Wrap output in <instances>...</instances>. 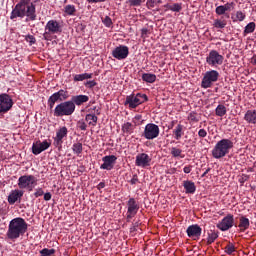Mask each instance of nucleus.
Returning <instances> with one entry per match:
<instances>
[{"mask_svg":"<svg viewBox=\"0 0 256 256\" xmlns=\"http://www.w3.org/2000/svg\"><path fill=\"white\" fill-rule=\"evenodd\" d=\"M20 17H28L30 21H35L37 15L35 14V5L31 0H20L11 12L10 19H17Z\"/></svg>","mask_w":256,"mask_h":256,"instance_id":"nucleus-1","label":"nucleus"},{"mask_svg":"<svg viewBox=\"0 0 256 256\" xmlns=\"http://www.w3.org/2000/svg\"><path fill=\"white\" fill-rule=\"evenodd\" d=\"M27 222L21 217L12 219L9 222L8 230L6 232V237L9 239H19L21 235L27 233Z\"/></svg>","mask_w":256,"mask_h":256,"instance_id":"nucleus-2","label":"nucleus"},{"mask_svg":"<svg viewBox=\"0 0 256 256\" xmlns=\"http://www.w3.org/2000/svg\"><path fill=\"white\" fill-rule=\"evenodd\" d=\"M231 149H233V141H231V139H222L214 146L212 157H214V159H223V157L229 155Z\"/></svg>","mask_w":256,"mask_h":256,"instance_id":"nucleus-3","label":"nucleus"},{"mask_svg":"<svg viewBox=\"0 0 256 256\" xmlns=\"http://www.w3.org/2000/svg\"><path fill=\"white\" fill-rule=\"evenodd\" d=\"M75 113V103L65 101L58 104L54 109V117H69Z\"/></svg>","mask_w":256,"mask_h":256,"instance_id":"nucleus-4","label":"nucleus"},{"mask_svg":"<svg viewBox=\"0 0 256 256\" xmlns=\"http://www.w3.org/2000/svg\"><path fill=\"white\" fill-rule=\"evenodd\" d=\"M147 101V95L145 94H131L126 97V100L124 102V105H128L130 109H137L139 105L145 103Z\"/></svg>","mask_w":256,"mask_h":256,"instance_id":"nucleus-5","label":"nucleus"},{"mask_svg":"<svg viewBox=\"0 0 256 256\" xmlns=\"http://www.w3.org/2000/svg\"><path fill=\"white\" fill-rule=\"evenodd\" d=\"M35 185H37V178L33 175H23L18 179L19 189H27L28 191H32L35 189Z\"/></svg>","mask_w":256,"mask_h":256,"instance_id":"nucleus-6","label":"nucleus"},{"mask_svg":"<svg viewBox=\"0 0 256 256\" xmlns=\"http://www.w3.org/2000/svg\"><path fill=\"white\" fill-rule=\"evenodd\" d=\"M218 79L219 72H217L216 70L207 71L202 78L201 88L209 89V87H212L213 84L216 83V81H218Z\"/></svg>","mask_w":256,"mask_h":256,"instance_id":"nucleus-7","label":"nucleus"},{"mask_svg":"<svg viewBox=\"0 0 256 256\" xmlns=\"http://www.w3.org/2000/svg\"><path fill=\"white\" fill-rule=\"evenodd\" d=\"M224 57L219 54L217 50H211L206 57V63L210 65V67H219V65H223Z\"/></svg>","mask_w":256,"mask_h":256,"instance_id":"nucleus-8","label":"nucleus"},{"mask_svg":"<svg viewBox=\"0 0 256 256\" xmlns=\"http://www.w3.org/2000/svg\"><path fill=\"white\" fill-rule=\"evenodd\" d=\"M159 126L153 123H149L145 126L142 137L148 139L149 141L157 139L159 137Z\"/></svg>","mask_w":256,"mask_h":256,"instance_id":"nucleus-9","label":"nucleus"},{"mask_svg":"<svg viewBox=\"0 0 256 256\" xmlns=\"http://www.w3.org/2000/svg\"><path fill=\"white\" fill-rule=\"evenodd\" d=\"M13 107V99L8 94H0V115L8 113Z\"/></svg>","mask_w":256,"mask_h":256,"instance_id":"nucleus-10","label":"nucleus"},{"mask_svg":"<svg viewBox=\"0 0 256 256\" xmlns=\"http://www.w3.org/2000/svg\"><path fill=\"white\" fill-rule=\"evenodd\" d=\"M235 225V218L232 214H228L225 216L218 224L217 228L220 231H229Z\"/></svg>","mask_w":256,"mask_h":256,"instance_id":"nucleus-11","label":"nucleus"},{"mask_svg":"<svg viewBox=\"0 0 256 256\" xmlns=\"http://www.w3.org/2000/svg\"><path fill=\"white\" fill-rule=\"evenodd\" d=\"M112 57H114V59H118V61H123V59H127V57H129V47L125 45L117 46L112 51Z\"/></svg>","mask_w":256,"mask_h":256,"instance_id":"nucleus-12","label":"nucleus"},{"mask_svg":"<svg viewBox=\"0 0 256 256\" xmlns=\"http://www.w3.org/2000/svg\"><path fill=\"white\" fill-rule=\"evenodd\" d=\"M45 33L44 37H47V35H55L57 33H61V24L57 22L56 20H50L47 22L45 27Z\"/></svg>","mask_w":256,"mask_h":256,"instance_id":"nucleus-13","label":"nucleus"},{"mask_svg":"<svg viewBox=\"0 0 256 256\" xmlns=\"http://www.w3.org/2000/svg\"><path fill=\"white\" fill-rule=\"evenodd\" d=\"M51 147V141L44 140L43 142L37 141L32 145L33 155H41L43 151H47Z\"/></svg>","mask_w":256,"mask_h":256,"instance_id":"nucleus-14","label":"nucleus"},{"mask_svg":"<svg viewBox=\"0 0 256 256\" xmlns=\"http://www.w3.org/2000/svg\"><path fill=\"white\" fill-rule=\"evenodd\" d=\"M128 211H127V221H131L135 215H137V211H139V204L135 200V198H130L127 202Z\"/></svg>","mask_w":256,"mask_h":256,"instance_id":"nucleus-15","label":"nucleus"},{"mask_svg":"<svg viewBox=\"0 0 256 256\" xmlns=\"http://www.w3.org/2000/svg\"><path fill=\"white\" fill-rule=\"evenodd\" d=\"M103 164H101L100 169H104L106 171H111L113 167H115V163L117 162V156L108 155L102 158Z\"/></svg>","mask_w":256,"mask_h":256,"instance_id":"nucleus-16","label":"nucleus"},{"mask_svg":"<svg viewBox=\"0 0 256 256\" xmlns=\"http://www.w3.org/2000/svg\"><path fill=\"white\" fill-rule=\"evenodd\" d=\"M136 167H149L151 165V157H149L146 153H140L136 156L135 160Z\"/></svg>","mask_w":256,"mask_h":256,"instance_id":"nucleus-17","label":"nucleus"},{"mask_svg":"<svg viewBox=\"0 0 256 256\" xmlns=\"http://www.w3.org/2000/svg\"><path fill=\"white\" fill-rule=\"evenodd\" d=\"M202 231L203 229H201V226L195 224V225L189 226L186 230V233L188 237H190L191 239H194V241H197V239L201 237Z\"/></svg>","mask_w":256,"mask_h":256,"instance_id":"nucleus-18","label":"nucleus"},{"mask_svg":"<svg viewBox=\"0 0 256 256\" xmlns=\"http://www.w3.org/2000/svg\"><path fill=\"white\" fill-rule=\"evenodd\" d=\"M93 111H95L96 114H92V113L86 114L85 121L88 123V125L92 127H96L97 121H99V118L97 117V115H101V110L97 108V106H94Z\"/></svg>","mask_w":256,"mask_h":256,"instance_id":"nucleus-19","label":"nucleus"},{"mask_svg":"<svg viewBox=\"0 0 256 256\" xmlns=\"http://www.w3.org/2000/svg\"><path fill=\"white\" fill-rule=\"evenodd\" d=\"M67 133L69 131L67 130V127H62L56 132V137L54 138V145L55 147H61L63 145V139L67 137Z\"/></svg>","mask_w":256,"mask_h":256,"instance_id":"nucleus-20","label":"nucleus"},{"mask_svg":"<svg viewBox=\"0 0 256 256\" xmlns=\"http://www.w3.org/2000/svg\"><path fill=\"white\" fill-rule=\"evenodd\" d=\"M21 197H23V191L16 189V190H12L8 196V203L10 205H15V203H17L18 199H21Z\"/></svg>","mask_w":256,"mask_h":256,"instance_id":"nucleus-21","label":"nucleus"},{"mask_svg":"<svg viewBox=\"0 0 256 256\" xmlns=\"http://www.w3.org/2000/svg\"><path fill=\"white\" fill-rule=\"evenodd\" d=\"M244 120L246 123L256 125V110H247L244 115Z\"/></svg>","mask_w":256,"mask_h":256,"instance_id":"nucleus-22","label":"nucleus"},{"mask_svg":"<svg viewBox=\"0 0 256 256\" xmlns=\"http://www.w3.org/2000/svg\"><path fill=\"white\" fill-rule=\"evenodd\" d=\"M87 101H89V96L87 95H77L72 97V103L77 106L83 105V103H87Z\"/></svg>","mask_w":256,"mask_h":256,"instance_id":"nucleus-23","label":"nucleus"},{"mask_svg":"<svg viewBox=\"0 0 256 256\" xmlns=\"http://www.w3.org/2000/svg\"><path fill=\"white\" fill-rule=\"evenodd\" d=\"M239 229L241 231V233H245V231H247V229H249V218L245 217V216H241L239 219Z\"/></svg>","mask_w":256,"mask_h":256,"instance_id":"nucleus-24","label":"nucleus"},{"mask_svg":"<svg viewBox=\"0 0 256 256\" xmlns=\"http://www.w3.org/2000/svg\"><path fill=\"white\" fill-rule=\"evenodd\" d=\"M183 187L186 191V193L193 194L197 190V187L195 186V183L193 181H184Z\"/></svg>","mask_w":256,"mask_h":256,"instance_id":"nucleus-25","label":"nucleus"},{"mask_svg":"<svg viewBox=\"0 0 256 256\" xmlns=\"http://www.w3.org/2000/svg\"><path fill=\"white\" fill-rule=\"evenodd\" d=\"M142 80L146 83H155V81H157V76L151 73H144L142 75Z\"/></svg>","mask_w":256,"mask_h":256,"instance_id":"nucleus-26","label":"nucleus"},{"mask_svg":"<svg viewBox=\"0 0 256 256\" xmlns=\"http://www.w3.org/2000/svg\"><path fill=\"white\" fill-rule=\"evenodd\" d=\"M215 113L217 117H225V115H227V107H225L223 104H219L216 107Z\"/></svg>","mask_w":256,"mask_h":256,"instance_id":"nucleus-27","label":"nucleus"},{"mask_svg":"<svg viewBox=\"0 0 256 256\" xmlns=\"http://www.w3.org/2000/svg\"><path fill=\"white\" fill-rule=\"evenodd\" d=\"M57 101H61V98H59L57 93L55 92L48 99V107H50V109H53V107H55V104L57 103Z\"/></svg>","mask_w":256,"mask_h":256,"instance_id":"nucleus-28","label":"nucleus"},{"mask_svg":"<svg viewBox=\"0 0 256 256\" xmlns=\"http://www.w3.org/2000/svg\"><path fill=\"white\" fill-rule=\"evenodd\" d=\"M64 13L71 17L77 13V8H75V5L68 4L64 7Z\"/></svg>","mask_w":256,"mask_h":256,"instance_id":"nucleus-29","label":"nucleus"},{"mask_svg":"<svg viewBox=\"0 0 256 256\" xmlns=\"http://www.w3.org/2000/svg\"><path fill=\"white\" fill-rule=\"evenodd\" d=\"M85 79H93V74L83 73L74 75V81H85Z\"/></svg>","mask_w":256,"mask_h":256,"instance_id":"nucleus-30","label":"nucleus"},{"mask_svg":"<svg viewBox=\"0 0 256 256\" xmlns=\"http://www.w3.org/2000/svg\"><path fill=\"white\" fill-rule=\"evenodd\" d=\"M134 129H135V127L133 126V124L131 122H127L122 126V131H123V133H126V135H131V133H133Z\"/></svg>","mask_w":256,"mask_h":256,"instance_id":"nucleus-31","label":"nucleus"},{"mask_svg":"<svg viewBox=\"0 0 256 256\" xmlns=\"http://www.w3.org/2000/svg\"><path fill=\"white\" fill-rule=\"evenodd\" d=\"M174 135H175V139H177V141H179V139H181V137H183V125L178 124L176 126V128L173 131Z\"/></svg>","mask_w":256,"mask_h":256,"instance_id":"nucleus-32","label":"nucleus"},{"mask_svg":"<svg viewBox=\"0 0 256 256\" xmlns=\"http://www.w3.org/2000/svg\"><path fill=\"white\" fill-rule=\"evenodd\" d=\"M219 237V234L215 231H211L208 233L207 237V245H211L212 243H215V240H217Z\"/></svg>","mask_w":256,"mask_h":256,"instance_id":"nucleus-33","label":"nucleus"},{"mask_svg":"<svg viewBox=\"0 0 256 256\" xmlns=\"http://www.w3.org/2000/svg\"><path fill=\"white\" fill-rule=\"evenodd\" d=\"M72 151L76 155H81V153H83V144H81V142H77V143L73 144Z\"/></svg>","mask_w":256,"mask_h":256,"instance_id":"nucleus-34","label":"nucleus"},{"mask_svg":"<svg viewBox=\"0 0 256 256\" xmlns=\"http://www.w3.org/2000/svg\"><path fill=\"white\" fill-rule=\"evenodd\" d=\"M256 24L255 22H250L246 25L243 34L249 35V33H253L255 31Z\"/></svg>","mask_w":256,"mask_h":256,"instance_id":"nucleus-35","label":"nucleus"},{"mask_svg":"<svg viewBox=\"0 0 256 256\" xmlns=\"http://www.w3.org/2000/svg\"><path fill=\"white\" fill-rule=\"evenodd\" d=\"M213 25L216 29H225V27H227V21L216 19V20H214Z\"/></svg>","mask_w":256,"mask_h":256,"instance_id":"nucleus-36","label":"nucleus"},{"mask_svg":"<svg viewBox=\"0 0 256 256\" xmlns=\"http://www.w3.org/2000/svg\"><path fill=\"white\" fill-rule=\"evenodd\" d=\"M188 121H190V123H199V114L195 111L190 112L188 114Z\"/></svg>","mask_w":256,"mask_h":256,"instance_id":"nucleus-37","label":"nucleus"},{"mask_svg":"<svg viewBox=\"0 0 256 256\" xmlns=\"http://www.w3.org/2000/svg\"><path fill=\"white\" fill-rule=\"evenodd\" d=\"M167 8L169 9V11H174L175 13H179V11H181V9H183L181 4H179V3L167 5Z\"/></svg>","mask_w":256,"mask_h":256,"instance_id":"nucleus-38","label":"nucleus"},{"mask_svg":"<svg viewBox=\"0 0 256 256\" xmlns=\"http://www.w3.org/2000/svg\"><path fill=\"white\" fill-rule=\"evenodd\" d=\"M56 95H58L60 101H65L69 98V92L65 90H59L58 92H56Z\"/></svg>","mask_w":256,"mask_h":256,"instance_id":"nucleus-39","label":"nucleus"},{"mask_svg":"<svg viewBox=\"0 0 256 256\" xmlns=\"http://www.w3.org/2000/svg\"><path fill=\"white\" fill-rule=\"evenodd\" d=\"M225 253L227 255H233L235 253V245L233 243H229L225 248H224Z\"/></svg>","mask_w":256,"mask_h":256,"instance_id":"nucleus-40","label":"nucleus"},{"mask_svg":"<svg viewBox=\"0 0 256 256\" xmlns=\"http://www.w3.org/2000/svg\"><path fill=\"white\" fill-rule=\"evenodd\" d=\"M40 255L41 256H51V255H55V249H47L44 248L40 251Z\"/></svg>","mask_w":256,"mask_h":256,"instance_id":"nucleus-41","label":"nucleus"},{"mask_svg":"<svg viewBox=\"0 0 256 256\" xmlns=\"http://www.w3.org/2000/svg\"><path fill=\"white\" fill-rule=\"evenodd\" d=\"M76 127L80 129V131H87V123H85V120L83 119L77 122Z\"/></svg>","mask_w":256,"mask_h":256,"instance_id":"nucleus-42","label":"nucleus"},{"mask_svg":"<svg viewBox=\"0 0 256 256\" xmlns=\"http://www.w3.org/2000/svg\"><path fill=\"white\" fill-rule=\"evenodd\" d=\"M181 153H183V150H181L177 147H172L171 148L172 157H183V156H181Z\"/></svg>","mask_w":256,"mask_h":256,"instance_id":"nucleus-43","label":"nucleus"},{"mask_svg":"<svg viewBox=\"0 0 256 256\" xmlns=\"http://www.w3.org/2000/svg\"><path fill=\"white\" fill-rule=\"evenodd\" d=\"M25 41H27L29 45H35V43L37 42V39H35V36L33 35H27L25 36Z\"/></svg>","mask_w":256,"mask_h":256,"instance_id":"nucleus-44","label":"nucleus"},{"mask_svg":"<svg viewBox=\"0 0 256 256\" xmlns=\"http://www.w3.org/2000/svg\"><path fill=\"white\" fill-rule=\"evenodd\" d=\"M102 23L105 25V27H111L113 25V20H111V17L106 16L103 20Z\"/></svg>","mask_w":256,"mask_h":256,"instance_id":"nucleus-45","label":"nucleus"},{"mask_svg":"<svg viewBox=\"0 0 256 256\" xmlns=\"http://www.w3.org/2000/svg\"><path fill=\"white\" fill-rule=\"evenodd\" d=\"M215 11L216 15H225V13H227L223 5L216 7Z\"/></svg>","mask_w":256,"mask_h":256,"instance_id":"nucleus-46","label":"nucleus"},{"mask_svg":"<svg viewBox=\"0 0 256 256\" xmlns=\"http://www.w3.org/2000/svg\"><path fill=\"white\" fill-rule=\"evenodd\" d=\"M84 85L88 89H93V87H95L97 85V82H95V80H89V81L85 82Z\"/></svg>","mask_w":256,"mask_h":256,"instance_id":"nucleus-47","label":"nucleus"},{"mask_svg":"<svg viewBox=\"0 0 256 256\" xmlns=\"http://www.w3.org/2000/svg\"><path fill=\"white\" fill-rule=\"evenodd\" d=\"M236 18L239 21H245V13H243L242 11H237L236 12Z\"/></svg>","mask_w":256,"mask_h":256,"instance_id":"nucleus-48","label":"nucleus"},{"mask_svg":"<svg viewBox=\"0 0 256 256\" xmlns=\"http://www.w3.org/2000/svg\"><path fill=\"white\" fill-rule=\"evenodd\" d=\"M235 3L231 2V3H226L225 5H222L224 10L227 11H231V9H233Z\"/></svg>","mask_w":256,"mask_h":256,"instance_id":"nucleus-49","label":"nucleus"},{"mask_svg":"<svg viewBox=\"0 0 256 256\" xmlns=\"http://www.w3.org/2000/svg\"><path fill=\"white\" fill-rule=\"evenodd\" d=\"M45 195V192L43 191V188H38L36 192L34 193L35 197H43Z\"/></svg>","mask_w":256,"mask_h":256,"instance_id":"nucleus-50","label":"nucleus"},{"mask_svg":"<svg viewBox=\"0 0 256 256\" xmlns=\"http://www.w3.org/2000/svg\"><path fill=\"white\" fill-rule=\"evenodd\" d=\"M129 3L132 7H139V5H141V0H129Z\"/></svg>","mask_w":256,"mask_h":256,"instance_id":"nucleus-51","label":"nucleus"},{"mask_svg":"<svg viewBox=\"0 0 256 256\" xmlns=\"http://www.w3.org/2000/svg\"><path fill=\"white\" fill-rule=\"evenodd\" d=\"M198 136L201 137V138L207 137V130H205V129H200V130L198 131Z\"/></svg>","mask_w":256,"mask_h":256,"instance_id":"nucleus-52","label":"nucleus"},{"mask_svg":"<svg viewBox=\"0 0 256 256\" xmlns=\"http://www.w3.org/2000/svg\"><path fill=\"white\" fill-rule=\"evenodd\" d=\"M51 193L47 192L44 194V201H51Z\"/></svg>","mask_w":256,"mask_h":256,"instance_id":"nucleus-53","label":"nucleus"},{"mask_svg":"<svg viewBox=\"0 0 256 256\" xmlns=\"http://www.w3.org/2000/svg\"><path fill=\"white\" fill-rule=\"evenodd\" d=\"M107 0H87L88 3H105Z\"/></svg>","mask_w":256,"mask_h":256,"instance_id":"nucleus-54","label":"nucleus"},{"mask_svg":"<svg viewBox=\"0 0 256 256\" xmlns=\"http://www.w3.org/2000/svg\"><path fill=\"white\" fill-rule=\"evenodd\" d=\"M191 169H193L192 166H185L184 167V173H191Z\"/></svg>","mask_w":256,"mask_h":256,"instance_id":"nucleus-55","label":"nucleus"},{"mask_svg":"<svg viewBox=\"0 0 256 256\" xmlns=\"http://www.w3.org/2000/svg\"><path fill=\"white\" fill-rule=\"evenodd\" d=\"M147 33H149V30H147V28H144L141 30L142 37H145V35H147Z\"/></svg>","mask_w":256,"mask_h":256,"instance_id":"nucleus-56","label":"nucleus"},{"mask_svg":"<svg viewBox=\"0 0 256 256\" xmlns=\"http://www.w3.org/2000/svg\"><path fill=\"white\" fill-rule=\"evenodd\" d=\"M147 5H149V7H155V1H153V0H148V1H147Z\"/></svg>","mask_w":256,"mask_h":256,"instance_id":"nucleus-57","label":"nucleus"},{"mask_svg":"<svg viewBox=\"0 0 256 256\" xmlns=\"http://www.w3.org/2000/svg\"><path fill=\"white\" fill-rule=\"evenodd\" d=\"M138 179L137 178H132L131 179V184L132 185H135V183H137Z\"/></svg>","mask_w":256,"mask_h":256,"instance_id":"nucleus-58","label":"nucleus"},{"mask_svg":"<svg viewBox=\"0 0 256 256\" xmlns=\"http://www.w3.org/2000/svg\"><path fill=\"white\" fill-rule=\"evenodd\" d=\"M209 171H211V168H208V169L202 174V177H205V175H207V173H209Z\"/></svg>","mask_w":256,"mask_h":256,"instance_id":"nucleus-59","label":"nucleus"},{"mask_svg":"<svg viewBox=\"0 0 256 256\" xmlns=\"http://www.w3.org/2000/svg\"><path fill=\"white\" fill-rule=\"evenodd\" d=\"M130 231H131V233H133V231H137V227L136 226L131 227Z\"/></svg>","mask_w":256,"mask_h":256,"instance_id":"nucleus-60","label":"nucleus"},{"mask_svg":"<svg viewBox=\"0 0 256 256\" xmlns=\"http://www.w3.org/2000/svg\"><path fill=\"white\" fill-rule=\"evenodd\" d=\"M252 62H253V64H254V65H256V55H255V56H253V58H252Z\"/></svg>","mask_w":256,"mask_h":256,"instance_id":"nucleus-61","label":"nucleus"},{"mask_svg":"<svg viewBox=\"0 0 256 256\" xmlns=\"http://www.w3.org/2000/svg\"><path fill=\"white\" fill-rule=\"evenodd\" d=\"M154 3H161V0H152Z\"/></svg>","mask_w":256,"mask_h":256,"instance_id":"nucleus-62","label":"nucleus"},{"mask_svg":"<svg viewBox=\"0 0 256 256\" xmlns=\"http://www.w3.org/2000/svg\"><path fill=\"white\" fill-rule=\"evenodd\" d=\"M134 226L139 227V223L134 224Z\"/></svg>","mask_w":256,"mask_h":256,"instance_id":"nucleus-63","label":"nucleus"},{"mask_svg":"<svg viewBox=\"0 0 256 256\" xmlns=\"http://www.w3.org/2000/svg\"><path fill=\"white\" fill-rule=\"evenodd\" d=\"M100 185H101V187H103V184L100 183Z\"/></svg>","mask_w":256,"mask_h":256,"instance_id":"nucleus-64","label":"nucleus"}]
</instances>
